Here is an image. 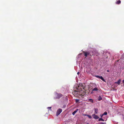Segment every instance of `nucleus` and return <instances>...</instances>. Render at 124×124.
I'll return each mask as SVG.
<instances>
[{"label": "nucleus", "instance_id": "nucleus-23", "mask_svg": "<svg viewBox=\"0 0 124 124\" xmlns=\"http://www.w3.org/2000/svg\"><path fill=\"white\" fill-rule=\"evenodd\" d=\"M79 72H78V73H77V74H78V75L79 74Z\"/></svg>", "mask_w": 124, "mask_h": 124}, {"label": "nucleus", "instance_id": "nucleus-26", "mask_svg": "<svg viewBox=\"0 0 124 124\" xmlns=\"http://www.w3.org/2000/svg\"><path fill=\"white\" fill-rule=\"evenodd\" d=\"M86 124H89V123H87Z\"/></svg>", "mask_w": 124, "mask_h": 124}, {"label": "nucleus", "instance_id": "nucleus-9", "mask_svg": "<svg viewBox=\"0 0 124 124\" xmlns=\"http://www.w3.org/2000/svg\"><path fill=\"white\" fill-rule=\"evenodd\" d=\"M98 89L97 88L95 87L92 90V91H98Z\"/></svg>", "mask_w": 124, "mask_h": 124}, {"label": "nucleus", "instance_id": "nucleus-14", "mask_svg": "<svg viewBox=\"0 0 124 124\" xmlns=\"http://www.w3.org/2000/svg\"><path fill=\"white\" fill-rule=\"evenodd\" d=\"M102 98L100 96L98 99V101H100L101 100H102Z\"/></svg>", "mask_w": 124, "mask_h": 124}, {"label": "nucleus", "instance_id": "nucleus-4", "mask_svg": "<svg viewBox=\"0 0 124 124\" xmlns=\"http://www.w3.org/2000/svg\"><path fill=\"white\" fill-rule=\"evenodd\" d=\"M56 98L58 99L62 96V94L60 93H56Z\"/></svg>", "mask_w": 124, "mask_h": 124}, {"label": "nucleus", "instance_id": "nucleus-11", "mask_svg": "<svg viewBox=\"0 0 124 124\" xmlns=\"http://www.w3.org/2000/svg\"><path fill=\"white\" fill-rule=\"evenodd\" d=\"M121 2L120 0H118L116 2V4H119L121 3Z\"/></svg>", "mask_w": 124, "mask_h": 124}, {"label": "nucleus", "instance_id": "nucleus-17", "mask_svg": "<svg viewBox=\"0 0 124 124\" xmlns=\"http://www.w3.org/2000/svg\"><path fill=\"white\" fill-rule=\"evenodd\" d=\"M100 76H97V75H96L95 76V77H96L97 78H100Z\"/></svg>", "mask_w": 124, "mask_h": 124}, {"label": "nucleus", "instance_id": "nucleus-10", "mask_svg": "<svg viewBox=\"0 0 124 124\" xmlns=\"http://www.w3.org/2000/svg\"><path fill=\"white\" fill-rule=\"evenodd\" d=\"M94 113L95 114H97L98 112V109L97 108H94Z\"/></svg>", "mask_w": 124, "mask_h": 124}, {"label": "nucleus", "instance_id": "nucleus-21", "mask_svg": "<svg viewBox=\"0 0 124 124\" xmlns=\"http://www.w3.org/2000/svg\"><path fill=\"white\" fill-rule=\"evenodd\" d=\"M51 107H48L47 108L48 109H51Z\"/></svg>", "mask_w": 124, "mask_h": 124}, {"label": "nucleus", "instance_id": "nucleus-13", "mask_svg": "<svg viewBox=\"0 0 124 124\" xmlns=\"http://www.w3.org/2000/svg\"><path fill=\"white\" fill-rule=\"evenodd\" d=\"M99 121H104V120L101 117L99 118L98 120Z\"/></svg>", "mask_w": 124, "mask_h": 124}, {"label": "nucleus", "instance_id": "nucleus-24", "mask_svg": "<svg viewBox=\"0 0 124 124\" xmlns=\"http://www.w3.org/2000/svg\"><path fill=\"white\" fill-rule=\"evenodd\" d=\"M87 115H86V114H85V115H84V116H87Z\"/></svg>", "mask_w": 124, "mask_h": 124}, {"label": "nucleus", "instance_id": "nucleus-19", "mask_svg": "<svg viewBox=\"0 0 124 124\" xmlns=\"http://www.w3.org/2000/svg\"><path fill=\"white\" fill-rule=\"evenodd\" d=\"M106 124V122L103 123L102 122L100 124Z\"/></svg>", "mask_w": 124, "mask_h": 124}, {"label": "nucleus", "instance_id": "nucleus-7", "mask_svg": "<svg viewBox=\"0 0 124 124\" xmlns=\"http://www.w3.org/2000/svg\"><path fill=\"white\" fill-rule=\"evenodd\" d=\"M78 110V109H76V110H75L72 113V114L73 115H74L77 112Z\"/></svg>", "mask_w": 124, "mask_h": 124}, {"label": "nucleus", "instance_id": "nucleus-25", "mask_svg": "<svg viewBox=\"0 0 124 124\" xmlns=\"http://www.w3.org/2000/svg\"><path fill=\"white\" fill-rule=\"evenodd\" d=\"M107 71L108 72H109V71L108 70H107Z\"/></svg>", "mask_w": 124, "mask_h": 124}, {"label": "nucleus", "instance_id": "nucleus-1", "mask_svg": "<svg viewBox=\"0 0 124 124\" xmlns=\"http://www.w3.org/2000/svg\"><path fill=\"white\" fill-rule=\"evenodd\" d=\"M85 87L82 84H80L79 86V85L77 89H78L79 91L81 93V96L83 97L85 95L87 94L86 90H85Z\"/></svg>", "mask_w": 124, "mask_h": 124}, {"label": "nucleus", "instance_id": "nucleus-8", "mask_svg": "<svg viewBox=\"0 0 124 124\" xmlns=\"http://www.w3.org/2000/svg\"><path fill=\"white\" fill-rule=\"evenodd\" d=\"M121 80L120 79H119L117 82H116L115 83V84H118V85H119L120 84V82H121Z\"/></svg>", "mask_w": 124, "mask_h": 124}, {"label": "nucleus", "instance_id": "nucleus-22", "mask_svg": "<svg viewBox=\"0 0 124 124\" xmlns=\"http://www.w3.org/2000/svg\"><path fill=\"white\" fill-rule=\"evenodd\" d=\"M122 82L124 83V79L123 80Z\"/></svg>", "mask_w": 124, "mask_h": 124}, {"label": "nucleus", "instance_id": "nucleus-2", "mask_svg": "<svg viewBox=\"0 0 124 124\" xmlns=\"http://www.w3.org/2000/svg\"><path fill=\"white\" fill-rule=\"evenodd\" d=\"M83 52L84 55L85 56V57H87V56L89 55H90V56H91L92 55H93V54H92V55L90 54V53L88 52H85L84 51H83Z\"/></svg>", "mask_w": 124, "mask_h": 124}, {"label": "nucleus", "instance_id": "nucleus-6", "mask_svg": "<svg viewBox=\"0 0 124 124\" xmlns=\"http://www.w3.org/2000/svg\"><path fill=\"white\" fill-rule=\"evenodd\" d=\"M88 101L89 102H90L93 103V99H90L88 100Z\"/></svg>", "mask_w": 124, "mask_h": 124}, {"label": "nucleus", "instance_id": "nucleus-15", "mask_svg": "<svg viewBox=\"0 0 124 124\" xmlns=\"http://www.w3.org/2000/svg\"><path fill=\"white\" fill-rule=\"evenodd\" d=\"M107 112L105 111V112H104V113L103 114V115H107Z\"/></svg>", "mask_w": 124, "mask_h": 124}, {"label": "nucleus", "instance_id": "nucleus-18", "mask_svg": "<svg viewBox=\"0 0 124 124\" xmlns=\"http://www.w3.org/2000/svg\"><path fill=\"white\" fill-rule=\"evenodd\" d=\"M76 102H77L79 101V100L78 99H77L76 100Z\"/></svg>", "mask_w": 124, "mask_h": 124}, {"label": "nucleus", "instance_id": "nucleus-12", "mask_svg": "<svg viewBox=\"0 0 124 124\" xmlns=\"http://www.w3.org/2000/svg\"><path fill=\"white\" fill-rule=\"evenodd\" d=\"M100 78L103 81L105 82V80L102 77V76H100Z\"/></svg>", "mask_w": 124, "mask_h": 124}, {"label": "nucleus", "instance_id": "nucleus-20", "mask_svg": "<svg viewBox=\"0 0 124 124\" xmlns=\"http://www.w3.org/2000/svg\"><path fill=\"white\" fill-rule=\"evenodd\" d=\"M103 114H102V115H101V117H102V116H103Z\"/></svg>", "mask_w": 124, "mask_h": 124}, {"label": "nucleus", "instance_id": "nucleus-16", "mask_svg": "<svg viewBox=\"0 0 124 124\" xmlns=\"http://www.w3.org/2000/svg\"><path fill=\"white\" fill-rule=\"evenodd\" d=\"M87 116H88V118H89L91 119L92 118L91 116L90 115H87Z\"/></svg>", "mask_w": 124, "mask_h": 124}, {"label": "nucleus", "instance_id": "nucleus-5", "mask_svg": "<svg viewBox=\"0 0 124 124\" xmlns=\"http://www.w3.org/2000/svg\"><path fill=\"white\" fill-rule=\"evenodd\" d=\"M92 116H93V118L95 119H97L99 118L97 115H96L94 114H93Z\"/></svg>", "mask_w": 124, "mask_h": 124}, {"label": "nucleus", "instance_id": "nucleus-3", "mask_svg": "<svg viewBox=\"0 0 124 124\" xmlns=\"http://www.w3.org/2000/svg\"><path fill=\"white\" fill-rule=\"evenodd\" d=\"M62 111V109L61 108L59 109L57 111L56 115L58 116L59 115Z\"/></svg>", "mask_w": 124, "mask_h": 124}]
</instances>
